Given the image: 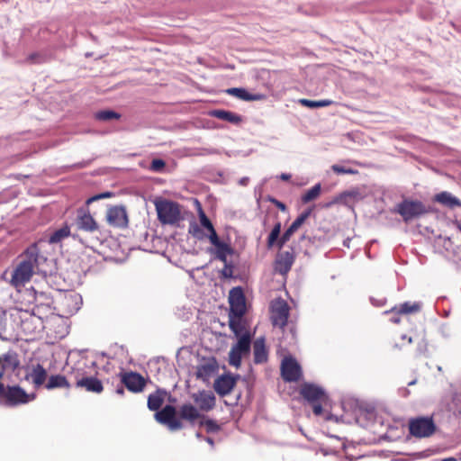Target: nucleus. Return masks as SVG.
I'll return each instance as SVG.
<instances>
[{
    "label": "nucleus",
    "instance_id": "1",
    "mask_svg": "<svg viewBox=\"0 0 461 461\" xmlns=\"http://www.w3.org/2000/svg\"><path fill=\"white\" fill-rule=\"evenodd\" d=\"M20 365L18 356L15 352L9 351L0 356V404L6 406H17L28 403L34 399V394L29 395L19 385L5 386L2 379L6 370L14 371Z\"/></svg>",
    "mask_w": 461,
    "mask_h": 461
},
{
    "label": "nucleus",
    "instance_id": "38",
    "mask_svg": "<svg viewBox=\"0 0 461 461\" xmlns=\"http://www.w3.org/2000/svg\"><path fill=\"white\" fill-rule=\"evenodd\" d=\"M199 219L201 225L209 231V235L207 236L208 238L212 237L213 233H217L212 223L208 219V217L206 216V214L204 213L201 207L199 209Z\"/></svg>",
    "mask_w": 461,
    "mask_h": 461
},
{
    "label": "nucleus",
    "instance_id": "43",
    "mask_svg": "<svg viewBox=\"0 0 461 461\" xmlns=\"http://www.w3.org/2000/svg\"><path fill=\"white\" fill-rule=\"evenodd\" d=\"M331 169L334 173L339 175V174H349V175H355L357 174V170L352 169V168H346L344 167H341L339 165H332Z\"/></svg>",
    "mask_w": 461,
    "mask_h": 461
},
{
    "label": "nucleus",
    "instance_id": "46",
    "mask_svg": "<svg viewBox=\"0 0 461 461\" xmlns=\"http://www.w3.org/2000/svg\"><path fill=\"white\" fill-rule=\"evenodd\" d=\"M111 196H112V193H110V192L102 193V194H96V195H94V196L88 198L86 200V204L88 205L95 201H97V200L103 199V198H108Z\"/></svg>",
    "mask_w": 461,
    "mask_h": 461
},
{
    "label": "nucleus",
    "instance_id": "47",
    "mask_svg": "<svg viewBox=\"0 0 461 461\" xmlns=\"http://www.w3.org/2000/svg\"><path fill=\"white\" fill-rule=\"evenodd\" d=\"M324 402H312L311 404L312 405V411L313 413L316 415V416H320L322 414V403Z\"/></svg>",
    "mask_w": 461,
    "mask_h": 461
},
{
    "label": "nucleus",
    "instance_id": "22",
    "mask_svg": "<svg viewBox=\"0 0 461 461\" xmlns=\"http://www.w3.org/2000/svg\"><path fill=\"white\" fill-rule=\"evenodd\" d=\"M236 384V380L230 375H221L215 380L214 389L219 395L229 394Z\"/></svg>",
    "mask_w": 461,
    "mask_h": 461
},
{
    "label": "nucleus",
    "instance_id": "21",
    "mask_svg": "<svg viewBox=\"0 0 461 461\" xmlns=\"http://www.w3.org/2000/svg\"><path fill=\"white\" fill-rule=\"evenodd\" d=\"M294 262V254L290 251H281L277 254L276 259V270L285 275L288 273Z\"/></svg>",
    "mask_w": 461,
    "mask_h": 461
},
{
    "label": "nucleus",
    "instance_id": "4",
    "mask_svg": "<svg viewBox=\"0 0 461 461\" xmlns=\"http://www.w3.org/2000/svg\"><path fill=\"white\" fill-rule=\"evenodd\" d=\"M430 212L429 206L425 205L421 201L412 199H403L393 210V212L401 215L405 223L419 219Z\"/></svg>",
    "mask_w": 461,
    "mask_h": 461
},
{
    "label": "nucleus",
    "instance_id": "8",
    "mask_svg": "<svg viewBox=\"0 0 461 461\" xmlns=\"http://www.w3.org/2000/svg\"><path fill=\"white\" fill-rule=\"evenodd\" d=\"M251 347V336L249 331L242 334L238 342L232 346L229 353V364L236 368L241 365L243 356L249 354Z\"/></svg>",
    "mask_w": 461,
    "mask_h": 461
},
{
    "label": "nucleus",
    "instance_id": "42",
    "mask_svg": "<svg viewBox=\"0 0 461 461\" xmlns=\"http://www.w3.org/2000/svg\"><path fill=\"white\" fill-rule=\"evenodd\" d=\"M200 426H204L208 433H213L220 430V426L212 420H201Z\"/></svg>",
    "mask_w": 461,
    "mask_h": 461
},
{
    "label": "nucleus",
    "instance_id": "12",
    "mask_svg": "<svg viewBox=\"0 0 461 461\" xmlns=\"http://www.w3.org/2000/svg\"><path fill=\"white\" fill-rule=\"evenodd\" d=\"M76 225L77 230L89 233H94L99 230V224L91 215L88 208L77 209Z\"/></svg>",
    "mask_w": 461,
    "mask_h": 461
},
{
    "label": "nucleus",
    "instance_id": "7",
    "mask_svg": "<svg viewBox=\"0 0 461 461\" xmlns=\"http://www.w3.org/2000/svg\"><path fill=\"white\" fill-rule=\"evenodd\" d=\"M269 311L273 326L284 330L290 316V307L286 301L282 298L273 300L270 303Z\"/></svg>",
    "mask_w": 461,
    "mask_h": 461
},
{
    "label": "nucleus",
    "instance_id": "53",
    "mask_svg": "<svg viewBox=\"0 0 461 461\" xmlns=\"http://www.w3.org/2000/svg\"><path fill=\"white\" fill-rule=\"evenodd\" d=\"M205 440L212 446H213V439L212 438H206Z\"/></svg>",
    "mask_w": 461,
    "mask_h": 461
},
{
    "label": "nucleus",
    "instance_id": "54",
    "mask_svg": "<svg viewBox=\"0 0 461 461\" xmlns=\"http://www.w3.org/2000/svg\"><path fill=\"white\" fill-rule=\"evenodd\" d=\"M442 461H456V460L454 457H448V458L443 459Z\"/></svg>",
    "mask_w": 461,
    "mask_h": 461
},
{
    "label": "nucleus",
    "instance_id": "6",
    "mask_svg": "<svg viewBox=\"0 0 461 461\" xmlns=\"http://www.w3.org/2000/svg\"><path fill=\"white\" fill-rule=\"evenodd\" d=\"M408 428L410 434L417 438H429L432 436L437 429L432 417H417L411 419Z\"/></svg>",
    "mask_w": 461,
    "mask_h": 461
},
{
    "label": "nucleus",
    "instance_id": "41",
    "mask_svg": "<svg viewBox=\"0 0 461 461\" xmlns=\"http://www.w3.org/2000/svg\"><path fill=\"white\" fill-rule=\"evenodd\" d=\"M296 230L290 225L278 240V249H281L288 242Z\"/></svg>",
    "mask_w": 461,
    "mask_h": 461
},
{
    "label": "nucleus",
    "instance_id": "3",
    "mask_svg": "<svg viewBox=\"0 0 461 461\" xmlns=\"http://www.w3.org/2000/svg\"><path fill=\"white\" fill-rule=\"evenodd\" d=\"M40 249L37 243L32 244L21 256V261L14 270L11 283L17 287L29 282L39 265Z\"/></svg>",
    "mask_w": 461,
    "mask_h": 461
},
{
    "label": "nucleus",
    "instance_id": "24",
    "mask_svg": "<svg viewBox=\"0 0 461 461\" xmlns=\"http://www.w3.org/2000/svg\"><path fill=\"white\" fill-rule=\"evenodd\" d=\"M225 92L230 95L244 101H258L264 98V95L261 94H250L245 88L241 87L228 88Z\"/></svg>",
    "mask_w": 461,
    "mask_h": 461
},
{
    "label": "nucleus",
    "instance_id": "14",
    "mask_svg": "<svg viewBox=\"0 0 461 461\" xmlns=\"http://www.w3.org/2000/svg\"><path fill=\"white\" fill-rule=\"evenodd\" d=\"M120 376L122 384L132 393H140L146 386L145 378L137 372H123Z\"/></svg>",
    "mask_w": 461,
    "mask_h": 461
},
{
    "label": "nucleus",
    "instance_id": "23",
    "mask_svg": "<svg viewBox=\"0 0 461 461\" xmlns=\"http://www.w3.org/2000/svg\"><path fill=\"white\" fill-rule=\"evenodd\" d=\"M46 389L53 390V389H67L69 390L71 388V384L68 382V378L67 375H51L45 384Z\"/></svg>",
    "mask_w": 461,
    "mask_h": 461
},
{
    "label": "nucleus",
    "instance_id": "33",
    "mask_svg": "<svg viewBox=\"0 0 461 461\" xmlns=\"http://www.w3.org/2000/svg\"><path fill=\"white\" fill-rule=\"evenodd\" d=\"M282 225L280 221H277L271 232L269 233L267 240V246L268 249H272L273 247L276 246L278 248V240L280 239V232H281Z\"/></svg>",
    "mask_w": 461,
    "mask_h": 461
},
{
    "label": "nucleus",
    "instance_id": "51",
    "mask_svg": "<svg viewBox=\"0 0 461 461\" xmlns=\"http://www.w3.org/2000/svg\"><path fill=\"white\" fill-rule=\"evenodd\" d=\"M280 178L284 181H288L290 178H291V175L289 174H285V173H283L281 176H280Z\"/></svg>",
    "mask_w": 461,
    "mask_h": 461
},
{
    "label": "nucleus",
    "instance_id": "50",
    "mask_svg": "<svg viewBox=\"0 0 461 461\" xmlns=\"http://www.w3.org/2000/svg\"><path fill=\"white\" fill-rule=\"evenodd\" d=\"M5 323H4V318L0 316V338L2 339H5V338L4 337V331H5Z\"/></svg>",
    "mask_w": 461,
    "mask_h": 461
},
{
    "label": "nucleus",
    "instance_id": "48",
    "mask_svg": "<svg viewBox=\"0 0 461 461\" xmlns=\"http://www.w3.org/2000/svg\"><path fill=\"white\" fill-rule=\"evenodd\" d=\"M269 201L273 204H275L280 211L285 212L287 210L286 205L284 203L278 201L277 199H276V198H269Z\"/></svg>",
    "mask_w": 461,
    "mask_h": 461
},
{
    "label": "nucleus",
    "instance_id": "18",
    "mask_svg": "<svg viewBox=\"0 0 461 461\" xmlns=\"http://www.w3.org/2000/svg\"><path fill=\"white\" fill-rule=\"evenodd\" d=\"M300 394L310 403L315 402H326L328 400V396L326 395L324 390L312 384H304L301 386Z\"/></svg>",
    "mask_w": 461,
    "mask_h": 461
},
{
    "label": "nucleus",
    "instance_id": "26",
    "mask_svg": "<svg viewBox=\"0 0 461 461\" xmlns=\"http://www.w3.org/2000/svg\"><path fill=\"white\" fill-rule=\"evenodd\" d=\"M47 376L46 369L41 364H37L32 367V372L27 375L26 378L30 377L34 386L39 388L45 383Z\"/></svg>",
    "mask_w": 461,
    "mask_h": 461
},
{
    "label": "nucleus",
    "instance_id": "25",
    "mask_svg": "<svg viewBox=\"0 0 461 461\" xmlns=\"http://www.w3.org/2000/svg\"><path fill=\"white\" fill-rule=\"evenodd\" d=\"M179 417L193 424L196 420L203 417L196 407L191 403H185L179 408Z\"/></svg>",
    "mask_w": 461,
    "mask_h": 461
},
{
    "label": "nucleus",
    "instance_id": "16",
    "mask_svg": "<svg viewBox=\"0 0 461 461\" xmlns=\"http://www.w3.org/2000/svg\"><path fill=\"white\" fill-rule=\"evenodd\" d=\"M107 222L113 227L125 228L128 225L126 210L122 205L112 206L106 212Z\"/></svg>",
    "mask_w": 461,
    "mask_h": 461
},
{
    "label": "nucleus",
    "instance_id": "32",
    "mask_svg": "<svg viewBox=\"0 0 461 461\" xmlns=\"http://www.w3.org/2000/svg\"><path fill=\"white\" fill-rule=\"evenodd\" d=\"M229 326L235 336L239 338L247 331L242 322V317L229 314Z\"/></svg>",
    "mask_w": 461,
    "mask_h": 461
},
{
    "label": "nucleus",
    "instance_id": "56",
    "mask_svg": "<svg viewBox=\"0 0 461 461\" xmlns=\"http://www.w3.org/2000/svg\"><path fill=\"white\" fill-rule=\"evenodd\" d=\"M196 437H197L198 438H202V435H201V433H199V432H198V433H196Z\"/></svg>",
    "mask_w": 461,
    "mask_h": 461
},
{
    "label": "nucleus",
    "instance_id": "45",
    "mask_svg": "<svg viewBox=\"0 0 461 461\" xmlns=\"http://www.w3.org/2000/svg\"><path fill=\"white\" fill-rule=\"evenodd\" d=\"M165 166H166V163L164 160H162L160 158H156V159L152 160L150 168L153 171H160L165 167Z\"/></svg>",
    "mask_w": 461,
    "mask_h": 461
},
{
    "label": "nucleus",
    "instance_id": "49",
    "mask_svg": "<svg viewBox=\"0 0 461 461\" xmlns=\"http://www.w3.org/2000/svg\"><path fill=\"white\" fill-rule=\"evenodd\" d=\"M221 275L224 277H230L232 276V267L230 265H228V262L226 261V264H224V267L221 270Z\"/></svg>",
    "mask_w": 461,
    "mask_h": 461
},
{
    "label": "nucleus",
    "instance_id": "2",
    "mask_svg": "<svg viewBox=\"0 0 461 461\" xmlns=\"http://www.w3.org/2000/svg\"><path fill=\"white\" fill-rule=\"evenodd\" d=\"M166 392L157 390L150 393L148 397V408L150 411H156L155 419L160 424L166 425L171 431L183 429V423L180 419L176 418V408L172 405H166L162 410L158 411L165 401Z\"/></svg>",
    "mask_w": 461,
    "mask_h": 461
},
{
    "label": "nucleus",
    "instance_id": "36",
    "mask_svg": "<svg viewBox=\"0 0 461 461\" xmlns=\"http://www.w3.org/2000/svg\"><path fill=\"white\" fill-rule=\"evenodd\" d=\"M299 103L308 108H320V107H327L333 104V101L330 99H323L319 101H313L309 99H300Z\"/></svg>",
    "mask_w": 461,
    "mask_h": 461
},
{
    "label": "nucleus",
    "instance_id": "37",
    "mask_svg": "<svg viewBox=\"0 0 461 461\" xmlns=\"http://www.w3.org/2000/svg\"><path fill=\"white\" fill-rule=\"evenodd\" d=\"M214 372V366L211 364H205L198 366L196 371L197 378H201L203 380L209 379Z\"/></svg>",
    "mask_w": 461,
    "mask_h": 461
},
{
    "label": "nucleus",
    "instance_id": "31",
    "mask_svg": "<svg viewBox=\"0 0 461 461\" xmlns=\"http://www.w3.org/2000/svg\"><path fill=\"white\" fill-rule=\"evenodd\" d=\"M402 339L406 341L407 344H417V355L420 356L427 350V341L425 339V334H417L414 337H408L407 335H402Z\"/></svg>",
    "mask_w": 461,
    "mask_h": 461
},
{
    "label": "nucleus",
    "instance_id": "20",
    "mask_svg": "<svg viewBox=\"0 0 461 461\" xmlns=\"http://www.w3.org/2000/svg\"><path fill=\"white\" fill-rule=\"evenodd\" d=\"M97 375V371L93 368L86 377H84L83 382H81L77 388L85 389L86 392L100 393L104 390V386L102 382L95 377Z\"/></svg>",
    "mask_w": 461,
    "mask_h": 461
},
{
    "label": "nucleus",
    "instance_id": "15",
    "mask_svg": "<svg viewBox=\"0 0 461 461\" xmlns=\"http://www.w3.org/2000/svg\"><path fill=\"white\" fill-rule=\"evenodd\" d=\"M420 303H403L398 306H394L390 311H386L385 314H390V321L394 324H399L401 322L402 315H408L411 313H415L420 312Z\"/></svg>",
    "mask_w": 461,
    "mask_h": 461
},
{
    "label": "nucleus",
    "instance_id": "34",
    "mask_svg": "<svg viewBox=\"0 0 461 461\" xmlns=\"http://www.w3.org/2000/svg\"><path fill=\"white\" fill-rule=\"evenodd\" d=\"M70 235V228L68 225L56 230L49 238V242L51 244L59 243Z\"/></svg>",
    "mask_w": 461,
    "mask_h": 461
},
{
    "label": "nucleus",
    "instance_id": "44",
    "mask_svg": "<svg viewBox=\"0 0 461 461\" xmlns=\"http://www.w3.org/2000/svg\"><path fill=\"white\" fill-rule=\"evenodd\" d=\"M189 232L198 240H203L204 238L203 230L197 224L191 226L189 229Z\"/></svg>",
    "mask_w": 461,
    "mask_h": 461
},
{
    "label": "nucleus",
    "instance_id": "17",
    "mask_svg": "<svg viewBox=\"0 0 461 461\" xmlns=\"http://www.w3.org/2000/svg\"><path fill=\"white\" fill-rule=\"evenodd\" d=\"M82 298L78 294H68L59 302V310L63 315L71 316L81 307Z\"/></svg>",
    "mask_w": 461,
    "mask_h": 461
},
{
    "label": "nucleus",
    "instance_id": "28",
    "mask_svg": "<svg viewBox=\"0 0 461 461\" xmlns=\"http://www.w3.org/2000/svg\"><path fill=\"white\" fill-rule=\"evenodd\" d=\"M195 402L199 405L202 411H210L215 405V397L211 393L201 392L195 398Z\"/></svg>",
    "mask_w": 461,
    "mask_h": 461
},
{
    "label": "nucleus",
    "instance_id": "10",
    "mask_svg": "<svg viewBox=\"0 0 461 461\" xmlns=\"http://www.w3.org/2000/svg\"><path fill=\"white\" fill-rule=\"evenodd\" d=\"M95 366L96 364L94 361L88 363L86 360H80L77 361L74 366L65 369L66 375L71 386L75 385L77 387L78 384L83 382L84 377L87 375L92 368H95Z\"/></svg>",
    "mask_w": 461,
    "mask_h": 461
},
{
    "label": "nucleus",
    "instance_id": "40",
    "mask_svg": "<svg viewBox=\"0 0 461 461\" xmlns=\"http://www.w3.org/2000/svg\"><path fill=\"white\" fill-rule=\"evenodd\" d=\"M120 117L119 113L110 110L100 111L95 113V118L99 121H110Z\"/></svg>",
    "mask_w": 461,
    "mask_h": 461
},
{
    "label": "nucleus",
    "instance_id": "52",
    "mask_svg": "<svg viewBox=\"0 0 461 461\" xmlns=\"http://www.w3.org/2000/svg\"><path fill=\"white\" fill-rule=\"evenodd\" d=\"M116 393H117L118 394L122 395V394H123V393H124L123 387H122V386H121V387L117 388V389H116Z\"/></svg>",
    "mask_w": 461,
    "mask_h": 461
},
{
    "label": "nucleus",
    "instance_id": "55",
    "mask_svg": "<svg viewBox=\"0 0 461 461\" xmlns=\"http://www.w3.org/2000/svg\"><path fill=\"white\" fill-rule=\"evenodd\" d=\"M456 227L461 231V221L456 222Z\"/></svg>",
    "mask_w": 461,
    "mask_h": 461
},
{
    "label": "nucleus",
    "instance_id": "13",
    "mask_svg": "<svg viewBox=\"0 0 461 461\" xmlns=\"http://www.w3.org/2000/svg\"><path fill=\"white\" fill-rule=\"evenodd\" d=\"M281 375L285 382H297L302 376V370L297 361L289 357H285L281 364Z\"/></svg>",
    "mask_w": 461,
    "mask_h": 461
},
{
    "label": "nucleus",
    "instance_id": "9",
    "mask_svg": "<svg viewBox=\"0 0 461 461\" xmlns=\"http://www.w3.org/2000/svg\"><path fill=\"white\" fill-rule=\"evenodd\" d=\"M43 310L47 312H50V307L49 305H35L32 309V312L29 314L27 312H24L26 317L21 316V327L23 330L26 333H34L37 330L42 328V320L43 317L41 313Z\"/></svg>",
    "mask_w": 461,
    "mask_h": 461
},
{
    "label": "nucleus",
    "instance_id": "5",
    "mask_svg": "<svg viewBox=\"0 0 461 461\" xmlns=\"http://www.w3.org/2000/svg\"><path fill=\"white\" fill-rule=\"evenodd\" d=\"M158 219L162 224L174 225L181 220L180 205L169 200H160L155 203Z\"/></svg>",
    "mask_w": 461,
    "mask_h": 461
},
{
    "label": "nucleus",
    "instance_id": "57",
    "mask_svg": "<svg viewBox=\"0 0 461 461\" xmlns=\"http://www.w3.org/2000/svg\"><path fill=\"white\" fill-rule=\"evenodd\" d=\"M33 58H34V55H31V56L29 57V59H32Z\"/></svg>",
    "mask_w": 461,
    "mask_h": 461
},
{
    "label": "nucleus",
    "instance_id": "35",
    "mask_svg": "<svg viewBox=\"0 0 461 461\" xmlns=\"http://www.w3.org/2000/svg\"><path fill=\"white\" fill-rule=\"evenodd\" d=\"M321 192V184H316L312 188L307 190L303 195H302V202L303 203H308L315 199H317Z\"/></svg>",
    "mask_w": 461,
    "mask_h": 461
},
{
    "label": "nucleus",
    "instance_id": "29",
    "mask_svg": "<svg viewBox=\"0 0 461 461\" xmlns=\"http://www.w3.org/2000/svg\"><path fill=\"white\" fill-rule=\"evenodd\" d=\"M434 201L449 208L461 207V201L446 191L437 194Z\"/></svg>",
    "mask_w": 461,
    "mask_h": 461
},
{
    "label": "nucleus",
    "instance_id": "30",
    "mask_svg": "<svg viewBox=\"0 0 461 461\" xmlns=\"http://www.w3.org/2000/svg\"><path fill=\"white\" fill-rule=\"evenodd\" d=\"M211 115L222 121H226L232 124H240L242 122V117L233 112L226 110H213Z\"/></svg>",
    "mask_w": 461,
    "mask_h": 461
},
{
    "label": "nucleus",
    "instance_id": "39",
    "mask_svg": "<svg viewBox=\"0 0 461 461\" xmlns=\"http://www.w3.org/2000/svg\"><path fill=\"white\" fill-rule=\"evenodd\" d=\"M313 208H308L303 212L291 224V226L297 231L299 228L306 221L312 212Z\"/></svg>",
    "mask_w": 461,
    "mask_h": 461
},
{
    "label": "nucleus",
    "instance_id": "27",
    "mask_svg": "<svg viewBox=\"0 0 461 461\" xmlns=\"http://www.w3.org/2000/svg\"><path fill=\"white\" fill-rule=\"evenodd\" d=\"M254 362L256 364H262L267 360V350L263 338L257 339L253 345Z\"/></svg>",
    "mask_w": 461,
    "mask_h": 461
},
{
    "label": "nucleus",
    "instance_id": "11",
    "mask_svg": "<svg viewBox=\"0 0 461 461\" xmlns=\"http://www.w3.org/2000/svg\"><path fill=\"white\" fill-rule=\"evenodd\" d=\"M230 312L229 314L243 317L246 313V298L241 287H233L229 294Z\"/></svg>",
    "mask_w": 461,
    "mask_h": 461
},
{
    "label": "nucleus",
    "instance_id": "19",
    "mask_svg": "<svg viewBox=\"0 0 461 461\" xmlns=\"http://www.w3.org/2000/svg\"><path fill=\"white\" fill-rule=\"evenodd\" d=\"M209 240L215 247V258L226 264L227 257L234 252L233 249L230 244L221 241L217 233L209 237Z\"/></svg>",
    "mask_w": 461,
    "mask_h": 461
}]
</instances>
